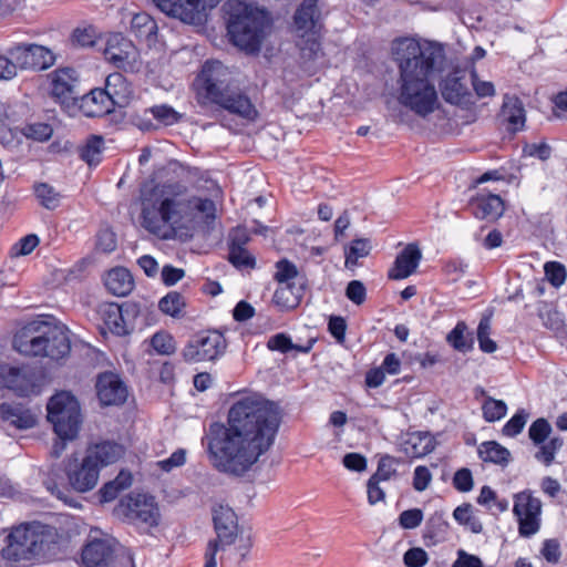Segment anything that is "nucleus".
Here are the masks:
<instances>
[{
  "mask_svg": "<svg viewBox=\"0 0 567 567\" xmlns=\"http://www.w3.org/2000/svg\"><path fill=\"white\" fill-rule=\"evenodd\" d=\"M491 323L488 319H482L477 327V341L480 349L485 353H493L497 350V344L489 338Z\"/></svg>",
  "mask_w": 567,
  "mask_h": 567,
  "instance_id": "52",
  "label": "nucleus"
},
{
  "mask_svg": "<svg viewBox=\"0 0 567 567\" xmlns=\"http://www.w3.org/2000/svg\"><path fill=\"white\" fill-rule=\"evenodd\" d=\"M0 389L13 391L19 396L35 392L34 373L25 367L0 365Z\"/></svg>",
  "mask_w": 567,
  "mask_h": 567,
  "instance_id": "16",
  "label": "nucleus"
},
{
  "mask_svg": "<svg viewBox=\"0 0 567 567\" xmlns=\"http://www.w3.org/2000/svg\"><path fill=\"white\" fill-rule=\"evenodd\" d=\"M30 70H45L54 64L55 56L43 45L30 43Z\"/></svg>",
  "mask_w": 567,
  "mask_h": 567,
  "instance_id": "35",
  "label": "nucleus"
},
{
  "mask_svg": "<svg viewBox=\"0 0 567 567\" xmlns=\"http://www.w3.org/2000/svg\"><path fill=\"white\" fill-rule=\"evenodd\" d=\"M40 240L37 235L30 234L19 239L11 247V255L14 257L30 255L39 245Z\"/></svg>",
  "mask_w": 567,
  "mask_h": 567,
  "instance_id": "55",
  "label": "nucleus"
},
{
  "mask_svg": "<svg viewBox=\"0 0 567 567\" xmlns=\"http://www.w3.org/2000/svg\"><path fill=\"white\" fill-rule=\"evenodd\" d=\"M302 287L291 285H281L275 290L272 296L274 305L281 311L292 310L299 306L302 298Z\"/></svg>",
  "mask_w": 567,
  "mask_h": 567,
  "instance_id": "30",
  "label": "nucleus"
},
{
  "mask_svg": "<svg viewBox=\"0 0 567 567\" xmlns=\"http://www.w3.org/2000/svg\"><path fill=\"white\" fill-rule=\"evenodd\" d=\"M319 34H307L305 38H300L297 45L300 50L301 58L305 61L316 60L320 53V42L318 40Z\"/></svg>",
  "mask_w": 567,
  "mask_h": 567,
  "instance_id": "49",
  "label": "nucleus"
},
{
  "mask_svg": "<svg viewBox=\"0 0 567 567\" xmlns=\"http://www.w3.org/2000/svg\"><path fill=\"white\" fill-rule=\"evenodd\" d=\"M35 195L45 209L53 210L59 207L61 195L52 186L48 184L38 185Z\"/></svg>",
  "mask_w": 567,
  "mask_h": 567,
  "instance_id": "48",
  "label": "nucleus"
},
{
  "mask_svg": "<svg viewBox=\"0 0 567 567\" xmlns=\"http://www.w3.org/2000/svg\"><path fill=\"white\" fill-rule=\"evenodd\" d=\"M220 187L214 181H205L194 194L184 183L155 178L145 179L140 186L142 213H216Z\"/></svg>",
  "mask_w": 567,
  "mask_h": 567,
  "instance_id": "3",
  "label": "nucleus"
},
{
  "mask_svg": "<svg viewBox=\"0 0 567 567\" xmlns=\"http://www.w3.org/2000/svg\"><path fill=\"white\" fill-rule=\"evenodd\" d=\"M96 391L103 405L122 404L127 396L126 386L114 373L101 374L96 382Z\"/></svg>",
  "mask_w": 567,
  "mask_h": 567,
  "instance_id": "20",
  "label": "nucleus"
},
{
  "mask_svg": "<svg viewBox=\"0 0 567 567\" xmlns=\"http://www.w3.org/2000/svg\"><path fill=\"white\" fill-rule=\"evenodd\" d=\"M550 432L551 425L549 422L544 417H539L529 426L528 435L535 445H539L548 439Z\"/></svg>",
  "mask_w": 567,
  "mask_h": 567,
  "instance_id": "53",
  "label": "nucleus"
},
{
  "mask_svg": "<svg viewBox=\"0 0 567 567\" xmlns=\"http://www.w3.org/2000/svg\"><path fill=\"white\" fill-rule=\"evenodd\" d=\"M105 324L110 331L117 336H124L128 333V327L126 326L122 308L117 305H110L106 310Z\"/></svg>",
  "mask_w": 567,
  "mask_h": 567,
  "instance_id": "41",
  "label": "nucleus"
},
{
  "mask_svg": "<svg viewBox=\"0 0 567 567\" xmlns=\"http://www.w3.org/2000/svg\"><path fill=\"white\" fill-rule=\"evenodd\" d=\"M280 424L278 406L260 394L236 400L225 424L213 423L207 434V453L219 472L243 476L274 444Z\"/></svg>",
  "mask_w": 567,
  "mask_h": 567,
  "instance_id": "1",
  "label": "nucleus"
},
{
  "mask_svg": "<svg viewBox=\"0 0 567 567\" xmlns=\"http://www.w3.org/2000/svg\"><path fill=\"white\" fill-rule=\"evenodd\" d=\"M478 456L484 462H491V463H495V464H506L509 458V452L507 449H505L497 442L489 441V442H484L480 445Z\"/></svg>",
  "mask_w": 567,
  "mask_h": 567,
  "instance_id": "33",
  "label": "nucleus"
},
{
  "mask_svg": "<svg viewBox=\"0 0 567 567\" xmlns=\"http://www.w3.org/2000/svg\"><path fill=\"white\" fill-rule=\"evenodd\" d=\"M267 346L270 350L279 351L281 353H287L292 350L308 353L312 348V342H308L307 346H298L295 344L287 334L277 333L268 340Z\"/></svg>",
  "mask_w": 567,
  "mask_h": 567,
  "instance_id": "39",
  "label": "nucleus"
},
{
  "mask_svg": "<svg viewBox=\"0 0 567 567\" xmlns=\"http://www.w3.org/2000/svg\"><path fill=\"white\" fill-rule=\"evenodd\" d=\"M157 25L146 12L136 13L131 21V30L138 38L151 39L156 33Z\"/></svg>",
  "mask_w": 567,
  "mask_h": 567,
  "instance_id": "37",
  "label": "nucleus"
},
{
  "mask_svg": "<svg viewBox=\"0 0 567 567\" xmlns=\"http://www.w3.org/2000/svg\"><path fill=\"white\" fill-rule=\"evenodd\" d=\"M47 410L48 421L61 440H73L78 435L82 420L75 396L65 391L59 392L50 399Z\"/></svg>",
  "mask_w": 567,
  "mask_h": 567,
  "instance_id": "9",
  "label": "nucleus"
},
{
  "mask_svg": "<svg viewBox=\"0 0 567 567\" xmlns=\"http://www.w3.org/2000/svg\"><path fill=\"white\" fill-rule=\"evenodd\" d=\"M0 419L23 430L30 429L35 424V417L30 410L10 403L0 404Z\"/></svg>",
  "mask_w": 567,
  "mask_h": 567,
  "instance_id": "29",
  "label": "nucleus"
},
{
  "mask_svg": "<svg viewBox=\"0 0 567 567\" xmlns=\"http://www.w3.org/2000/svg\"><path fill=\"white\" fill-rule=\"evenodd\" d=\"M446 341L460 352H468L473 348V339L467 333V326L460 321L446 336Z\"/></svg>",
  "mask_w": 567,
  "mask_h": 567,
  "instance_id": "34",
  "label": "nucleus"
},
{
  "mask_svg": "<svg viewBox=\"0 0 567 567\" xmlns=\"http://www.w3.org/2000/svg\"><path fill=\"white\" fill-rule=\"evenodd\" d=\"M401 447L406 456L419 458L427 455L434 450L435 440L427 432H412L404 436Z\"/></svg>",
  "mask_w": 567,
  "mask_h": 567,
  "instance_id": "26",
  "label": "nucleus"
},
{
  "mask_svg": "<svg viewBox=\"0 0 567 567\" xmlns=\"http://www.w3.org/2000/svg\"><path fill=\"white\" fill-rule=\"evenodd\" d=\"M30 528L34 557L47 558L54 555L60 542L58 529L41 523H31Z\"/></svg>",
  "mask_w": 567,
  "mask_h": 567,
  "instance_id": "19",
  "label": "nucleus"
},
{
  "mask_svg": "<svg viewBox=\"0 0 567 567\" xmlns=\"http://www.w3.org/2000/svg\"><path fill=\"white\" fill-rule=\"evenodd\" d=\"M393 61L399 69V103L421 117L439 106L435 78L445 64L444 48L436 42L401 38L392 42Z\"/></svg>",
  "mask_w": 567,
  "mask_h": 567,
  "instance_id": "2",
  "label": "nucleus"
},
{
  "mask_svg": "<svg viewBox=\"0 0 567 567\" xmlns=\"http://www.w3.org/2000/svg\"><path fill=\"white\" fill-rule=\"evenodd\" d=\"M527 417L528 414L524 410L515 413L503 426V434L509 437L519 434L527 422Z\"/></svg>",
  "mask_w": 567,
  "mask_h": 567,
  "instance_id": "57",
  "label": "nucleus"
},
{
  "mask_svg": "<svg viewBox=\"0 0 567 567\" xmlns=\"http://www.w3.org/2000/svg\"><path fill=\"white\" fill-rule=\"evenodd\" d=\"M96 37V30L89 25L84 28H76L73 31L72 40L81 47H92L95 43Z\"/></svg>",
  "mask_w": 567,
  "mask_h": 567,
  "instance_id": "63",
  "label": "nucleus"
},
{
  "mask_svg": "<svg viewBox=\"0 0 567 567\" xmlns=\"http://www.w3.org/2000/svg\"><path fill=\"white\" fill-rule=\"evenodd\" d=\"M150 343L154 351L162 355H169L176 350L174 338L165 331L154 333Z\"/></svg>",
  "mask_w": 567,
  "mask_h": 567,
  "instance_id": "47",
  "label": "nucleus"
},
{
  "mask_svg": "<svg viewBox=\"0 0 567 567\" xmlns=\"http://www.w3.org/2000/svg\"><path fill=\"white\" fill-rule=\"evenodd\" d=\"M483 417L493 423L503 419L507 413V405L503 400L487 396L482 404Z\"/></svg>",
  "mask_w": 567,
  "mask_h": 567,
  "instance_id": "42",
  "label": "nucleus"
},
{
  "mask_svg": "<svg viewBox=\"0 0 567 567\" xmlns=\"http://www.w3.org/2000/svg\"><path fill=\"white\" fill-rule=\"evenodd\" d=\"M151 113L158 122L165 125H173L181 118V114L166 104L153 106Z\"/></svg>",
  "mask_w": 567,
  "mask_h": 567,
  "instance_id": "56",
  "label": "nucleus"
},
{
  "mask_svg": "<svg viewBox=\"0 0 567 567\" xmlns=\"http://www.w3.org/2000/svg\"><path fill=\"white\" fill-rule=\"evenodd\" d=\"M156 7L168 17L183 22L197 24L205 18L207 9L215 8L220 0H153Z\"/></svg>",
  "mask_w": 567,
  "mask_h": 567,
  "instance_id": "12",
  "label": "nucleus"
},
{
  "mask_svg": "<svg viewBox=\"0 0 567 567\" xmlns=\"http://www.w3.org/2000/svg\"><path fill=\"white\" fill-rule=\"evenodd\" d=\"M472 209L481 213H503L506 209L504 200L498 195L480 194L471 202Z\"/></svg>",
  "mask_w": 567,
  "mask_h": 567,
  "instance_id": "36",
  "label": "nucleus"
},
{
  "mask_svg": "<svg viewBox=\"0 0 567 567\" xmlns=\"http://www.w3.org/2000/svg\"><path fill=\"white\" fill-rule=\"evenodd\" d=\"M545 275L547 280L556 288L560 287L567 277L566 268L557 261H548L545 264Z\"/></svg>",
  "mask_w": 567,
  "mask_h": 567,
  "instance_id": "54",
  "label": "nucleus"
},
{
  "mask_svg": "<svg viewBox=\"0 0 567 567\" xmlns=\"http://www.w3.org/2000/svg\"><path fill=\"white\" fill-rule=\"evenodd\" d=\"M228 14L227 30L235 45L247 52L259 51L271 19L266 11L243 0H227L224 6Z\"/></svg>",
  "mask_w": 567,
  "mask_h": 567,
  "instance_id": "5",
  "label": "nucleus"
},
{
  "mask_svg": "<svg viewBox=\"0 0 567 567\" xmlns=\"http://www.w3.org/2000/svg\"><path fill=\"white\" fill-rule=\"evenodd\" d=\"M114 549L111 540L93 539L82 550V561L86 567H111Z\"/></svg>",
  "mask_w": 567,
  "mask_h": 567,
  "instance_id": "22",
  "label": "nucleus"
},
{
  "mask_svg": "<svg viewBox=\"0 0 567 567\" xmlns=\"http://www.w3.org/2000/svg\"><path fill=\"white\" fill-rule=\"evenodd\" d=\"M422 252L415 244H409L395 258L389 277L394 280L405 279L417 268Z\"/></svg>",
  "mask_w": 567,
  "mask_h": 567,
  "instance_id": "24",
  "label": "nucleus"
},
{
  "mask_svg": "<svg viewBox=\"0 0 567 567\" xmlns=\"http://www.w3.org/2000/svg\"><path fill=\"white\" fill-rule=\"evenodd\" d=\"M30 524L13 527L7 536V545L2 548V558L13 563L27 561L34 558L31 546Z\"/></svg>",
  "mask_w": 567,
  "mask_h": 567,
  "instance_id": "14",
  "label": "nucleus"
},
{
  "mask_svg": "<svg viewBox=\"0 0 567 567\" xmlns=\"http://www.w3.org/2000/svg\"><path fill=\"white\" fill-rule=\"evenodd\" d=\"M295 31L299 38L319 34L321 29V9L319 0H302L293 16Z\"/></svg>",
  "mask_w": 567,
  "mask_h": 567,
  "instance_id": "18",
  "label": "nucleus"
},
{
  "mask_svg": "<svg viewBox=\"0 0 567 567\" xmlns=\"http://www.w3.org/2000/svg\"><path fill=\"white\" fill-rule=\"evenodd\" d=\"M194 86L202 104H217L247 121L258 115L249 97L235 86L233 72L219 61L205 62Z\"/></svg>",
  "mask_w": 567,
  "mask_h": 567,
  "instance_id": "4",
  "label": "nucleus"
},
{
  "mask_svg": "<svg viewBox=\"0 0 567 567\" xmlns=\"http://www.w3.org/2000/svg\"><path fill=\"white\" fill-rule=\"evenodd\" d=\"M115 105L102 89H93L81 97L80 110L87 117H100L111 113Z\"/></svg>",
  "mask_w": 567,
  "mask_h": 567,
  "instance_id": "23",
  "label": "nucleus"
},
{
  "mask_svg": "<svg viewBox=\"0 0 567 567\" xmlns=\"http://www.w3.org/2000/svg\"><path fill=\"white\" fill-rule=\"evenodd\" d=\"M423 512L420 508L403 511L399 516V524L404 529H414L421 525Z\"/></svg>",
  "mask_w": 567,
  "mask_h": 567,
  "instance_id": "61",
  "label": "nucleus"
},
{
  "mask_svg": "<svg viewBox=\"0 0 567 567\" xmlns=\"http://www.w3.org/2000/svg\"><path fill=\"white\" fill-rule=\"evenodd\" d=\"M116 513L127 523L145 529L158 527L162 519L155 497L144 493H131L122 498Z\"/></svg>",
  "mask_w": 567,
  "mask_h": 567,
  "instance_id": "10",
  "label": "nucleus"
},
{
  "mask_svg": "<svg viewBox=\"0 0 567 567\" xmlns=\"http://www.w3.org/2000/svg\"><path fill=\"white\" fill-rule=\"evenodd\" d=\"M124 454V447L113 441H103L87 447L85 455L90 457L101 471L102 467L118 461Z\"/></svg>",
  "mask_w": 567,
  "mask_h": 567,
  "instance_id": "25",
  "label": "nucleus"
},
{
  "mask_svg": "<svg viewBox=\"0 0 567 567\" xmlns=\"http://www.w3.org/2000/svg\"><path fill=\"white\" fill-rule=\"evenodd\" d=\"M186 454L187 452L185 449H178L173 452L169 457L158 461L157 466L164 472H171L186 463Z\"/></svg>",
  "mask_w": 567,
  "mask_h": 567,
  "instance_id": "62",
  "label": "nucleus"
},
{
  "mask_svg": "<svg viewBox=\"0 0 567 567\" xmlns=\"http://www.w3.org/2000/svg\"><path fill=\"white\" fill-rule=\"evenodd\" d=\"M115 233L110 228H102L96 235V247L103 252H112L116 249Z\"/></svg>",
  "mask_w": 567,
  "mask_h": 567,
  "instance_id": "60",
  "label": "nucleus"
},
{
  "mask_svg": "<svg viewBox=\"0 0 567 567\" xmlns=\"http://www.w3.org/2000/svg\"><path fill=\"white\" fill-rule=\"evenodd\" d=\"M196 218L203 234L215 229L216 215H140V224L148 233L161 239H188L194 236V227L186 225Z\"/></svg>",
  "mask_w": 567,
  "mask_h": 567,
  "instance_id": "8",
  "label": "nucleus"
},
{
  "mask_svg": "<svg viewBox=\"0 0 567 567\" xmlns=\"http://www.w3.org/2000/svg\"><path fill=\"white\" fill-rule=\"evenodd\" d=\"M104 56L117 69L133 70L138 60V52L131 40L117 33L107 39Z\"/></svg>",
  "mask_w": 567,
  "mask_h": 567,
  "instance_id": "15",
  "label": "nucleus"
},
{
  "mask_svg": "<svg viewBox=\"0 0 567 567\" xmlns=\"http://www.w3.org/2000/svg\"><path fill=\"white\" fill-rule=\"evenodd\" d=\"M7 53L11 56L17 72L18 70H30V44H14L7 49Z\"/></svg>",
  "mask_w": 567,
  "mask_h": 567,
  "instance_id": "45",
  "label": "nucleus"
},
{
  "mask_svg": "<svg viewBox=\"0 0 567 567\" xmlns=\"http://www.w3.org/2000/svg\"><path fill=\"white\" fill-rule=\"evenodd\" d=\"M563 444L564 441L561 437L554 436L547 442L545 441L544 443L539 444V450L535 457L548 466L553 463L556 453L561 449Z\"/></svg>",
  "mask_w": 567,
  "mask_h": 567,
  "instance_id": "46",
  "label": "nucleus"
},
{
  "mask_svg": "<svg viewBox=\"0 0 567 567\" xmlns=\"http://www.w3.org/2000/svg\"><path fill=\"white\" fill-rule=\"evenodd\" d=\"M429 559V554L422 547H412L403 555V563L406 567H424Z\"/></svg>",
  "mask_w": 567,
  "mask_h": 567,
  "instance_id": "59",
  "label": "nucleus"
},
{
  "mask_svg": "<svg viewBox=\"0 0 567 567\" xmlns=\"http://www.w3.org/2000/svg\"><path fill=\"white\" fill-rule=\"evenodd\" d=\"M158 307L164 313L178 317L185 307V300L181 293L172 291L159 300Z\"/></svg>",
  "mask_w": 567,
  "mask_h": 567,
  "instance_id": "44",
  "label": "nucleus"
},
{
  "mask_svg": "<svg viewBox=\"0 0 567 567\" xmlns=\"http://www.w3.org/2000/svg\"><path fill=\"white\" fill-rule=\"evenodd\" d=\"M106 289L117 297L127 296L133 287L134 280L131 272L124 267H115L104 276Z\"/></svg>",
  "mask_w": 567,
  "mask_h": 567,
  "instance_id": "27",
  "label": "nucleus"
},
{
  "mask_svg": "<svg viewBox=\"0 0 567 567\" xmlns=\"http://www.w3.org/2000/svg\"><path fill=\"white\" fill-rule=\"evenodd\" d=\"M74 71L71 69H61L54 72L52 78V94L65 102L69 99H74Z\"/></svg>",
  "mask_w": 567,
  "mask_h": 567,
  "instance_id": "31",
  "label": "nucleus"
},
{
  "mask_svg": "<svg viewBox=\"0 0 567 567\" xmlns=\"http://www.w3.org/2000/svg\"><path fill=\"white\" fill-rule=\"evenodd\" d=\"M213 523L216 537L207 543L204 567L224 566L234 558L243 560L249 550V545L236 546L239 527L234 509L224 504L215 505Z\"/></svg>",
  "mask_w": 567,
  "mask_h": 567,
  "instance_id": "6",
  "label": "nucleus"
},
{
  "mask_svg": "<svg viewBox=\"0 0 567 567\" xmlns=\"http://www.w3.org/2000/svg\"><path fill=\"white\" fill-rule=\"evenodd\" d=\"M443 99L451 104H462L470 96L468 81L465 71L455 70L441 83Z\"/></svg>",
  "mask_w": 567,
  "mask_h": 567,
  "instance_id": "21",
  "label": "nucleus"
},
{
  "mask_svg": "<svg viewBox=\"0 0 567 567\" xmlns=\"http://www.w3.org/2000/svg\"><path fill=\"white\" fill-rule=\"evenodd\" d=\"M371 246L367 239L352 240L349 247L346 249V261L344 266L349 269H353L358 266L359 259L364 258L369 255Z\"/></svg>",
  "mask_w": 567,
  "mask_h": 567,
  "instance_id": "40",
  "label": "nucleus"
},
{
  "mask_svg": "<svg viewBox=\"0 0 567 567\" xmlns=\"http://www.w3.org/2000/svg\"><path fill=\"white\" fill-rule=\"evenodd\" d=\"M22 132L28 138L42 142L51 137L53 130L47 123H32L27 124Z\"/></svg>",
  "mask_w": 567,
  "mask_h": 567,
  "instance_id": "58",
  "label": "nucleus"
},
{
  "mask_svg": "<svg viewBox=\"0 0 567 567\" xmlns=\"http://www.w3.org/2000/svg\"><path fill=\"white\" fill-rule=\"evenodd\" d=\"M346 296L350 301L360 306L367 298L365 286L360 280H352L347 286Z\"/></svg>",
  "mask_w": 567,
  "mask_h": 567,
  "instance_id": "64",
  "label": "nucleus"
},
{
  "mask_svg": "<svg viewBox=\"0 0 567 567\" xmlns=\"http://www.w3.org/2000/svg\"><path fill=\"white\" fill-rule=\"evenodd\" d=\"M513 513L518 522V533L523 537L535 535L540 528L542 503L529 492L514 496Z\"/></svg>",
  "mask_w": 567,
  "mask_h": 567,
  "instance_id": "13",
  "label": "nucleus"
},
{
  "mask_svg": "<svg viewBox=\"0 0 567 567\" xmlns=\"http://www.w3.org/2000/svg\"><path fill=\"white\" fill-rule=\"evenodd\" d=\"M102 90L114 100L116 105L126 103L131 94V89L125 78L118 72L112 73L106 78L105 87Z\"/></svg>",
  "mask_w": 567,
  "mask_h": 567,
  "instance_id": "32",
  "label": "nucleus"
},
{
  "mask_svg": "<svg viewBox=\"0 0 567 567\" xmlns=\"http://www.w3.org/2000/svg\"><path fill=\"white\" fill-rule=\"evenodd\" d=\"M227 343L225 337L214 330L194 336L183 349L187 362L214 361L224 354Z\"/></svg>",
  "mask_w": 567,
  "mask_h": 567,
  "instance_id": "11",
  "label": "nucleus"
},
{
  "mask_svg": "<svg viewBox=\"0 0 567 567\" xmlns=\"http://www.w3.org/2000/svg\"><path fill=\"white\" fill-rule=\"evenodd\" d=\"M44 485L47 489L55 496L59 501H61L63 504L70 506V507H78L79 502L73 497L71 491L64 485H59L52 478H48L44 482Z\"/></svg>",
  "mask_w": 567,
  "mask_h": 567,
  "instance_id": "50",
  "label": "nucleus"
},
{
  "mask_svg": "<svg viewBox=\"0 0 567 567\" xmlns=\"http://www.w3.org/2000/svg\"><path fill=\"white\" fill-rule=\"evenodd\" d=\"M228 260L236 269H254L256 267V258L246 247L228 248Z\"/></svg>",
  "mask_w": 567,
  "mask_h": 567,
  "instance_id": "43",
  "label": "nucleus"
},
{
  "mask_svg": "<svg viewBox=\"0 0 567 567\" xmlns=\"http://www.w3.org/2000/svg\"><path fill=\"white\" fill-rule=\"evenodd\" d=\"M501 115L508 123V130L512 132L519 131L525 125V109L523 102L516 96H504Z\"/></svg>",
  "mask_w": 567,
  "mask_h": 567,
  "instance_id": "28",
  "label": "nucleus"
},
{
  "mask_svg": "<svg viewBox=\"0 0 567 567\" xmlns=\"http://www.w3.org/2000/svg\"><path fill=\"white\" fill-rule=\"evenodd\" d=\"M104 150V140L102 136L92 135L87 138L85 145L81 148V158L90 166L101 162Z\"/></svg>",
  "mask_w": 567,
  "mask_h": 567,
  "instance_id": "38",
  "label": "nucleus"
},
{
  "mask_svg": "<svg viewBox=\"0 0 567 567\" xmlns=\"http://www.w3.org/2000/svg\"><path fill=\"white\" fill-rule=\"evenodd\" d=\"M66 475L71 487L80 493L93 489L100 477L99 466L86 455L81 462L74 460L66 468Z\"/></svg>",
  "mask_w": 567,
  "mask_h": 567,
  "instance_id": "17",
  "label": "nucleus"
},
{
  "mask_svg": "<svg viewBox=\"0 0 567 567\" xmlns=\"http://www.w3.org/2000/svg\"><path fill=\"white\" fill-rule=\"evenodd\" d=\"M298 276V269L295 264L287 259H281L276 262L275 280L281 285H291V280Z\"/></svg>",
  "mask_w": 567,
  "mask_h": 567,
  "instance_id": "51",
  "label": "nucleus"
},
{
  "mask_svg": "<svg viewBox=\"0 0 567 567\" xmlns=\"http://www.w3.org/2000/svg\"><path fill=\"white\" fill-rule=\"evenodd\" d=\"M14 347L27 355L60 360L71 350L69 330L55 321L34 322L27 331L16 337Z\"/></svg>",
  "mask_w": 567,
  "mask_h": 567,
  "instance_id": "7",
  "label": "nucleus"
}]
</instances>
